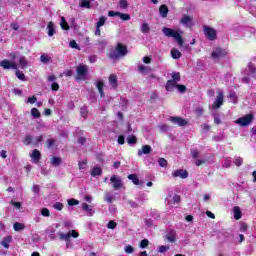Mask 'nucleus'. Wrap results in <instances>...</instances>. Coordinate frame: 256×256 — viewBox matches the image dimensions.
<instances>
[{
	"instance_id": "774afa93",
	"label": "nucleus",
	"mask_w": 256,
	"mask_h": 256,
	"mask_svg": "<svg viewBox=\"0 0 256 256\" xmlns=\"http://www.w3.org/2000/svg\"><path fill=\"white\" fill-rule=\"evenodd\" d=\"M51 89H52V91H59V84H57L55 82L52 83Z\"/></svg>"
},
{
	"instance_id": "7ed1b4c3",
	"label": "nucleus",
	"mask_w": 256,
	"mask_h": 256,
	"mask_svg": "<svg viewBox=\"0 0 256 256\" xmlns=\"http://www.w3.org/2000/svg\"><path fill=\"white\" fill-rule=\"evenodd\" d=\"M162 32L164 33V35L166 37H173V39H175V41H177L178 45L180 47H183V43H185L183 41V31L181 30H174V29H171V28H163Z\"/></svg>"
},
{
	"instance_id": "37998d69",
	"label": "nucleus",
	"mask_w": 256,
	"mask_h": 256,
	"mask_svg": "<svg viewBox=\"0 0 256 256\" xmlns=\"http://www.w3.org/2000/svg\"><path fill=\"white\" fill-rule=\"evenodd\" d=\"M51 164L55 166L61 165V158L59 157H52L51 158Z\"/></svg>"
},
{
	"instance_id": "6ab92c4d",
	"label": "nucleus",
	"mask_w": 256,
	"mask_h": 256,
	"mask_svg": "<svg viewBox=\"0 0 256 256\" xmlns=\"http://www.w3.org/2000/svg\"><path fill=\"white\" fill-rule=\"evenodd\" d=\"M108 81L112 89H117L118 81L117 76L115 74H111L108 78Z\"/></svg>"
},
{
	"instance_id": "4d7b16f0",
	"label": "nucleus",
	"mask_w": 256,
	"mask_h": 256,
	"mask_svg": "<svg viewBox=\"0 0 256 256\" xmlns=\"http://www.w3.org/2000/svg\"><path fill=\"white\" fill-rule=\"evenodd\" d=\"M158 163H159L160 167H167V160L165 158H160L158 160Z\"/></svg>"
},
{
	"instance_id": "4468645a",
	"label": "nucleus",
	"mask_w": 256,
	"mask_h": 256,
	"mask_svg": "<svg viewBox=\"0 0 256 256\" xmlns=\"http://www.w3.org/2000/svg\"><path fill=\"white\" fill-rule=\"evenodd\" d=\"M170 121L171 123H173L174 125H178L179 127H185V125H187V120L181 117H171Z\"/></svg>"
},
{
	"instance_id": "a18cd8bd",
	"label": "nucleus",
	"mask_w": 256,
	"mask_h": 256,
	"mask_svg": "<svg viewBox=\"0 0 256 256\" xmlns=\"http://www.w3.org/2000/svg\"><path fill=\"white\" fill-rule=\"evenodd\" d=\"M63 207L64 205L61 202H56L53 205V208L56 209V211H63Z\"/></svg>"
},
{
	"instance_id": "a211bd4d",
	"label": "nucleus",
	"mask_w": 256,
	"mask_h": 256,
	"mask_svg": "<svg viewBox=\"0 0 256 256\" xmlns=\"http://www.w3.org/2000/svg\"><path fill=\"white\" fill-rule=\"evenodd\" d=\"M178 86L179 84H177L176 81L168 80L166 83V91H175V89H177Z\"/></svg>"
},
{
	"instance_id": "052dcab7",
	"label": "nucleus",
	"mask_w": 256,
	"mask_h": 256,
	"mask_svg": "<svg viewBox=\"0 0 256 256\" xmlns=\"http://www.w3.org/2000/svg\"><path fill=\"white\" fill-rule=\"evenodd\" d=\"M177 90L179 91V93H185V91H187V87L185 85L178 84Z\"/></svg>"
},
{
	"instance_id": "20e7f679",
	"label": "nucleus",
	"mask_w": 256,
	"mask_h": 256,
	"mask_svg": "<svg viewBox=\"0 0 256 256\" xmlns=\"http://www.w3.org/2000/svg\"><path fill=\"white\" fill-rule=\"evenodd\" d=\"M127 53H128L127 46L119 43L117 44L115 49L110 50L109 57L110 59H121V57H125Z\"/></svg>"
},
{
	"instance_id": "ea45409f",
	"label": "nucleus",
	"mask_w": 256,
	"mask_h": 256,
	"mask_svg": "<svg viewBox=\"0 0 256 256\" xmlns=\"http://www.w3.org/2000/svg\"><path fill=\"white\" fill-rule=\"evenodd\" d=\"M119 18L122 19V21H131V15L127 14V13H121L118 16Z\"/></svg>"
},
{
	"instance_id": "8fccbe9b",
	"label": "nucleus",
	"mask_w": 256,
	"mask_h": 256,
	"mask_svg": "<svg viewBox=\"0 0 256 256\" xmlns=\"http://www.w3.org/2000/svg\"><path fill=\"white\" fill-rule=\"evenodd\" d=\"M16 77L20 80V81H25V74H23V72L17 70L16 71Z\"/></svg>"
},
{
	"instance_id": "bf43d9fd",
	"label": "nucleus",
	"mask_w": 256,
	"mask_h": 256,
	"mask_svg": "<svg viewBox=\"0 0 256 256\" xmlns=\"http://www.w3.org/2000/svg\"><path fill=\"white\" fill-rule=\"evenodd\" d=\"M151 60H152L151 56H145L142 58V61L143 63H145V65H149L151 63Z\"/></svg>"
},
{
	"instance_id": "69168bd1",
	"label": "nucleus",
	"mask_w": 256,
	"mask_h": 256,
	"mask_svg": "<svg viewBox=\"0 0 256 256\" xmlns=\"http://www.w3.org/2000/svg\"><path fill=\"white\" fill-rule=\"evenodd\" d=\"M69 45L72 49H79V45H77V42L75 40L70 41Z\"/></svg>"
},
{
	"instance_id": "cd10ccee",
	"label": "nucleus",
	"mask_w": 256,
	"mask_h": 256,
	"mask_svg": "<svg viewBox=\"0 0 256 256\" xmlns=\"http://www.w3.org/2000/svg\"><path fill=\"white\" fill-rule=\"evenodd\" d=\"M30 114L33 119H39L41 117V112L37 108H32Z\"/></svg>"
},
{
	"instance_id": "4c0bfd02",
	"label": "nucleus",
	"mask_w": 256,
	"mask_h": 256,
	"mask_svg": "<svg viewBox=\"0 0 256 256\" xmlns=\"http://www.w3.org/2000/svg\"><path fill=\"white\" fill-rule=\"evenodd\" d=\"M228 99H230L231 103L237 104V94L235 92H230Z\"/></svg>"
},
{
	"instance_id": "f03ea898",
	"label": "nucleus",
	"mask_w": 256,
	"mask_h": 256,
	"mask_svg": "<svg viewBox=\"0 0 256 256\" xmlns=\"http://www.w3.org/2000/svg\"><path fill=\"white\" fill-rule=\"evenodd\" d=\"M162 32L164 33V35L166 37H173V39H175V41H177L178 45L180 47H183V43H185L183 41V31L181 30H174V29H171V28H163Z\"/></svg>"
},
{
	"instance_id": "7c9ffc66",
	"label": "nucleus",
	"mask_w": 256,
	"mask_h": 256,
	"mask_svg": "<svg viewBox=\"0 0 256 256\" xmlns=\"http://www.w3.org/2000/svg\"><path fill=\"white\" fill-rule=\"evenodd\" d=\"M12 241V238L11 236H7L5 237L2 242H1V245L5 248V249H9V243H11Z\"/></svg>"
},
{
	"instance_id": "58836bf2",
	"label": "nucleus",
	"mask_w": 256,
	"mask_h": 256,
	"mask_svg": "<svg viewBox=\"0 0 256 256\" xmlns=\"http://www.w3.org/2000/svg\"><path fill=\"white\" fill-rule=\"evenodd\" d=\"M107 22V18L105 16H101L99 18V21L96 24V27H103V25H105V23Z\"/></svg>"
},
{
	"instance_id": "72a5a7b5",
	"label": "nucleus",
	"mask_w": 256,
	"mask_h": 256,
	"mask_svg": "<svg viewBox=\"0 0 256 256\" xmlns=\"http://www.w3.org/2000/svg\"><path fill=\"white\" fill-rule=\"evenodd\" d=\"M80 7L84 9H91V2L89 0H81Z\"/></svg>"
},
{
	"instance_id": "aec40b11",
	"label": "nucleus",
	"mask_w": 256,
	"mask_h": 256,
	"mask_svg": "<svg viewBox=\"0 0 256 256\" xmlns=\"http://www.w3.org/2000/svg\"><path fill=\"white\" fill-rule=\"evenodd\" d=\"M159 13H160V17H162L163 19H165L167 17V15H169V8L167 7V5L162 4L159 7Z\"/></svg>"
},
{
	"instance_id": "2f4dec72",
	"label": "nucleus",
	"mask_w": 256,
	"mask_h": 256,
	"mask_svg": "<svg viewBox=\"0 0 256 256\" xmlns=\"http://www.w3.org/2000/svg\"><path fill=\"white\" fill-rule=\"evenodd\" d=\"M103 174V170L100 167H94L91 171L92 177H97Z\"/></svg>"
},
{
	"instance_id": "f8f14e48",
	"label": "nucleus",
	"mask_w": 256,
	"mask_h": 256,
	"mask_svg": "<svg viewBox=\"0 0 256 256\" xmlns=\"http://www.w3.org/2000/svg\"><path fill=\"white\" fill-rule=\"evenodd\" d=\"M110 181L113 184V189H121V187H123V181L121 180V177L117 175H113L110 178Z\"/></svg>"
},
{
	"instance_id": "864d4df0",
	"label": "nucleus",
	"mask_w": 256,
	"mask_h": 256,
	"mask_svg": "<svg viewBox=\"0 0 256 256\" xmlns=\"http://www.w3.org/2000/svg\"><path fill=\"white\" fill-rule=\"evenodd\" d=\"M159 253H167L169 251V246L162 245L158 248Z\"/></svg>"
},
{
	"instance_id": "bb28decb",
	"label": "nucleus",
	"mask_w": 256,
	"mask_h": 256,
	"mask_svg": "<svg viewBox=\"0 0 256 256\" xmlns=\"http://www.w3.org/2000/svg\"><path fill=\"white\" fill-rule=\"evenodd\" d=\"M170 55L172 59H181V51H179L178 49L173 48L170 51Z\"/></svg>"
},
{
	"instance_id": "f3484780",
	"label": "nucleus",
	"mask_w": 256,
	"mask_h": 256,
	"mask_svg": "<svg viewBox=\"0 0 256 256\" xmlns=\"http://www.w3.org/2000/svg\"><path fill=\"white\" fill-rule=\"evenodd\" d=\"M153 149L149 145L142 146L141 150H138V156L141 157L142 155H149Z\"/></svg>"
},
{
	"instance_id": "dca6fc26",
	"label": "nucleus",
	"mask_w": 256,
	"mask_h": 256,
	"mask_svg": "<svg viewBox=\"0 0 256 256\" xmlns=\"http://www.w3.org/2000/svg\"><path fill=\"white\" fill-rule=\"evenodd\" d=\"M138 71L141 73V75H149L151 73V67L138 64Z\"/></svg>"
},
{
	"instance_id": "2eb2a0df",
	"label": "nucleus",
	"mask_w": 256,
	"mask_h": 256,
	"mask_svg": "<svg viewBox=\"0 0 256 256\" xmlns=\"http://www.w3.org/2000/svg\"><path fill=\"white\" fill-rule=\"evenodd\" d=\"M179 203H181V196L179 195L168 198V205H170V207H175V205H179Z\"/></svg>"
},
{
	"instance_id": "338daca9",
	"label": "nucleus",
	"mask_w": 256,
	"mask_h": 256,
	"mask_svg": "<svg viewBox=\"0 0 256 256\" xmlns=\"http://www.w3.org/2000/svg\"><path fill=\"white\" fill-rule=\"evenodd\" d=\"M191 155L193 159H197V157H199V152L197 150H192Z\"/></svg>"
},
{
	"instance_id": "e2e57ef3",
	"label": "nucleus",
	"mask_w": 256,
	"mask_h": 256,
	"mask_svg": "<svg viewBox=\"0 0 256 256\" xmlns=\"http://www.w3.org/2000/svg\"><path fill=\"white\" fill-rule=\"evenodd\" d=\"M80 113H81V116H82V117H87V113H88L87 107H82V108L80 109Z\"/></svg>"
},
{
	"instance_id": "1a4fd4ad",
	"label": "nucleus",
	"mask_w": 256,
	"mask_h": 256,
	"mask_svg": "<svg viewBox=\"0 0 256 256\" xmlns=\"http://www.w3.org/2000/svg\"><path fill=\"white\" fill-rule=\"evenodd\" d=\"M203 31L206 39H209V41H215L217 39V30L215 28L204 26Z\"/></svg>"
},
{
	"instance_id": "0e129e2a",
	"label": "nucleus",
	"mask_w": 256,
	"mask_h": 256,
	"mask_svg": "<svg viewBox=\"0 0 256 256\" xmlns=\"http://www.w3.org/2000/svg\"><path fill=\"white\" fill-rule=\"evenodd\" d=\"M11 205H13V207H15L16 209H21V202H15L13 200H11Z\"/></svg>"
},
{
	"instance_id": "423d86ee",
	"label": "nucleus",
	"mask_w": 256,
	"mask_h": 256,
	"mask_svg": "<svg viewBox=\"0 0 256 256\" xmlns=\"http://www.w3.org/2000/svg\"><path fill=\"white\" fill-rule=\"evenodd\" d=\"M89 71V66L85 64H80L76 67V80L85 81L87 79V73Z\"/></svg>"
},
{
	"instance_id": "3c124183",
	"label": "nucleus",
	"mask_w": 256,
	"mask_h": 256,
	"mask_svg": "<svg viewBox=\"0 0 256 256\" xmlns=\"http://www.w3.org/2000/svg\"><path fill=\"white\" fill-rule=\"evenodd\" d=\"M104 201H106V203H113V196H111L109 193H106L104 196Z\"/></svg>"
},
{
	"instance_id": "680f3d73",
	"label": "nucleus",
	"mask_w": 256,
	"mask_h": 256,
	"mask_svg": "<svg viewBox=\"0 0 256 256\" xmlns=\"http://www.w3.org/2000/svg\"><path fill=\"white\" fill-rule=\"evenodd\" d=\"M121 12L109 11L108 17H119Z\"/></svg>"
},
{
	"instance_id": "a19ab883",
	"label": "nucleus",
	"mask_w": 256,
	"mask_h": 256,
	"mask_svg": "<svg viewBox=\"0 0 256 256\" xmlns=\"http://www.w3.org/2000/svg\"><path fill=\"white\" fill-rule=\"evenodd\" d=\"M118 5L120 9H127V7H129V2L127 0H120Z\"/></svg>"
},
{
	"instance_id": "f704fd0d",
	"label": "nucleus",
	"mask_w": 256,
	"mask_h": 256,
	"mask_svg": "<svg viewBox=\"0 0 256 256\" xmlns=\"http://www.w3.org/2000/svg\"><path fill=\"white\" fill-rule=\"evenodd\" d=\"M171 77L172 79L170 81H176L177 83L181 81V74L179 72H172Z\"/></svg>"
},
{
	"instance_id": "c85d7f7f",
	"label": "nucleus",
	"mask_w": 256,
	"mask_h": 256,
	"mask_svg": "<svg viewBox=\"0 0 256 256\" xmlns=\"http://www.w3.org/2000/svg\"><path fill=\"white\" fill-rule=\"evenodd\" d=\"M141 33L147 34L151 31V28L149 27V24L147 22H144L140 26Z\"/></svg>"
},
{
	"instance_id": "9b49d317",
	"label": "nucleus",
	"mask_w": 256,
	"mask_h": 256,
	"mask_svg": "<svg viewBox=\"0 0 256 256\" xmlns=\"http://www.w3.org/2000/svg\"><path fill=\"white\" fill-rule=\"evenodd\" d=\"M180 23L184 27H193V16L184 14L180 19Z\"/></svg>"
},
{
	"instance_id": "c9c22d12",
	"label": "nucleus",
	"mask_w": 256,
	"mask_h": 256,
	"mask_svg": "<svg viewBox=\"0 0 256 256\" xmlns=\"http://www.w3.org/2000/svg\"><path fill=\"white\" fill-rule=\"evenodd\" d=\"M128 179L134 183V185H139V178L135 174L128 175Z\"/></svg>"
},
{
	"instance_id": "49530a36",
	"label": "nucleus",
	"mask_w": 256,
	"mask_h": 256,
	"mask_svg": "<svg viewBox=\"0 0 256 256\" xmlns=\"http://www.w3.org/2000/svg\"><path fill=\"white\" fill-rule=\"evenodd\" d=\"M124 251L128 255H131V253H133L135 251V249L133 248V246L127 245V246L124 247Z\"/></svg>"
},
{
	"instance_id": "13d9d810",
	"label": "nucleus",
	"mask_w": 256,
	"mask_h": 256,
	"mask_svg": "<svg viewBox=\"0 0 256 256\" xmlns=\"http://www.w3.org/2000/svg\"><path fill=\"white\" fill-rule=\"evenodd\" d=\"M107 227L108 229H115L117 227V223L111 220L110 222H108Z\"/></svg>"
},
{
	"instance_id": "ddd939ff",
	"label": "nucleus",
	"mask_w": 256,
	"mask_h": 256,
	"mask_svg": "<svg viewBox=\"0 0 256 256\" xmlns=\"http://www.w3.org/2000/svg\"><path fill=\"white\" fill-rule=\"evenodd\" d=\"M172 176L180 177V179H187V177H189V172H187V170L178 169L172 172Z\"/></svg>"
},
{
	"instance_id": "6e6d98bb",
	"label": "nucleus",
	"mask_w": 256,
	"mask_h": 256,
	"mask_svg": "<svg viewBox=\"0 0 256 256\" xmlns=\"http://www.w3.org/2000/svg\"><path fill=\"white\" fill-rule=\"evenodd\" d=\"M128 205L132 208V209H137V207H139V204H137V202L133 201V200H129L128 201Z\"/></svg>"
},
{
	"instance_id": "393cba45",
	"label": "nucleus",
	"mask_w": 256,
	"mask_h": 256,
	"mask_svg": "<svg viewBox=\"0 0 256 256\" xmlns=\"http://www.w3.org/2000/svg\"><path fill=\"white\" fill-rule=\"evenodd\" d=\"M96 87L100 93V96L105 97V93L103 92V87H105V82H103V80H98L96 82Z\"/></svg>"
},
{
	"instance_id": "c03bdc74",
	"label": "nucleus",
	"mask_w": 256,
	"mask_h": 256,
	"mask_svg": "<svg viewBox=\"0 0 256 256\" xmlns=\"http://www.w3.org/2000/svg\"><path fill=\"white\" fill-rule=\"evenodd\" d=\"M67 203L69 207H73L75 205H79V200L72 198V199H68Z\"/></svg>"
},
{
	"instance_id": "e433bc0d",
	"label": "nucleus",
	"mask_w": 256,
	"mask_h": 256,
	"mask_svg": "<svg viewBox=\"0 0 256 256\" xmlns=\"http://www.w3.org/2000/svg\"><path fill=\"white\" fill-rule=\"evenodd\" d=\"M13 229H14V231H23V229H25V225L21 224L19 222H16L13 225Z\"/></svg>"
},
{
	"instance_id": "4be33fe9",
	"label": "nucleus",
	"mask_w": 256,
	"mask_h": 256,
	"mask_svg": "<svg viewBox=\"0 0 256 256\" xmlns=\"http://www.w3.org/2000/svg\"><path fill=\"white\" fill-rule=\"evenodd\" d=\"M233 215H234V219L236 221H239V219H241V217H243V213L241 212V208L239 206L233 207Z\"/></svg>"
},
{
	"instance_id": "5701e85b",
	"label": "nucleus",
	"mask_w": 256,
	"mask_h": 256,
	"mask_svg": "<svg viewBox=\"0 0 256 256\" xmlns=\"http://www.w3.org/2000/svg\"><path fill=\"white\" fill-rule=\"evenodd\" d=\"M33 163H37L41 159V152L39 150H33L30 154Z\"/></svg>"
},
{
	"instance_id": "c756f323",
	"label": "nucleus",
	"mask_w": 256,
	"mask_h": 256,
	"mask_svg": "<svg viewBox=\"0 0 256 256\" xmlns=\"http://www.w3.org/2000/svg\"><path fill=\"white\" fill-rule=\"evenodd\" d=\"M40 61L41 63H43L44 65H47V63H51V56L47 55V54H42L40 56Z\"/></svg>"
},
{
	"instance_id": "b1692460",
	"label": "nucleus",
	"mask_w": 256,
	"mask_h": 256,
	"mask_svg": "<svg viewBox=\"0 0 256 256\" xmlns=\"http://www.w3.org/2000/svg\"><path fill=\"white\" fill-rule=\"evenodd\" d=\"M47 33H48V37H53V35H55L56 31H55V24L53 22H49L47 25Z\"/></svg>"
},
{
	"instance_id": "79ce46f5",
	"label": "nucleus",
	"mask_w": 256,
	"mask_h": 256,
	"mask_svg": "<svg viewBox=\"0 0 256 256\" xmlns=\"http://www.w3.org/2000/svg\"><path fill=\"white\" fill-rule=\"evenodd\" d=\"M140 249H147V247H149V240L148 239H144L140 242L139 244Z\"/></svg>"
},
{
	"instance_id": "603ef678",
	"label": "nucleus",
	"mask_w": 256,
	"mask_h": 256,
	"mask_svg": "<svg viewBox=\"0 0 256 256\" xmlns=\"http://www.w3.org/2000/svg\"><path fill=\"white\" fill-rule=\"evenodd\" d=\"M41 215H42L43 217H49V216L51 215V213L49 212V209H47V208H42V210H41Z\"/></svg>"
},
{
	"instance_id": "f257e3e1",
	"label": "nucleus",
	"mask_w": 256,
	"mask_h": 256,
	"mask_svg": "<svg viewBox=\"0 0 256 256\" xmlns=\"http://www.w3.org/2000/svg\"><path fill=\"white\" fill-rule=\"evenodd\" d=\"M10 59L12 61H9L7 59H4L0 62V67L3 69H25L27 67L28 62L27 58L25 56H19L17 57V53H11L10 54Z\"/></svg>"
},
{
	"instance_id": "39448f33",
	"label": "nucleus",
	"mask_w": 256,
	"mask_h": 256,
	"mask_svg": "<svg viewBox=\"0 0 256 256\" xmlns=\"http://www.w3.org/2000/svg\"><path fill=\"white\" fill-rule=\"evenodd\" d=\"M59 237H60L61 241L67 242V244H66L67 249H72L73 244L69 241H70L71 237H73V239H77V237H79V232H77L75 230H69L67 233L60 232Z\"/></svg>"
},
{
	"instance_id": "473e14b6",
	"label": "nucleus",
	"mask_w": 256,
	"mask_h": 256,
	"mask_svg": "<svg viewBox=\"0 0 256 256\" xmlns=\"http://www.w3.org/2000/svg\"><path fill=\"white\" fill-rule=\"evenodd\" d=\"M60 26L64 31H69V24L67 23V20H65V17H61Z\"/></svg>"
},
{
	"instance_id": "0eeeda50",
	"label": "nucleus",
	"mask_w": 256,
	"mask_h": 256,
	"mask_svg": "<svg viewBox=\"0 0 256 256\" xmlns=\"http://www.w3.org/2000/svg\"><path fill=\"white\" fill-rule=\"evenodd\" d=\"M223 103H225V93H223L222 90H217L216 98L212 104V109H220Z\"/></svg>"
},
{
	"instance_id": "9d476101",
	"label": "nucleus",
	"mask_w": 256,
	"mask_h": 256,
	"mask_svg": "<svg viewBox=\"0 0 256 256\" xmlns=\"http://www.w3.org/2000/svg\"><path fill=\"white\" fill-rule=\"evenodd\" d=\"M253 121V115L247 114L246 116H243L237 120H235L236 125H239L240 127H247L248 125H251V122Z\"/></svg>"
},
{
	"instance_id": "6e6552de",
	"label": "nucleus",
	"mask_w": 256,
	"mask_h": 256,
	"mask_svg": "<svg viewBox=\"0 0 256 256\" xmlns=\"http://www.w3.org/2000/svg\"><path fill=\"white\" fill-rule=\"evenodd\" d=\"M228 54L229 52H227L225 49L218 47L212 51L210 59H212L213 61H217L218 59L227 57Z\"/></svg>"
},
{
	"instance_id": "09e8293b",
	"label": "nucleus",
	"mask_w": 256,
	"mask_h": 256,
	"mask_svg": "<svg viewBox=\"0 0 256 256\" xmlns=\"http://www.w3.org/2000/svg\"><path fill=\"white\" fill-rule=\"evenodd\" d=\"M127 143H129V145H133V144L137 143V138L135 136H128Z\"/></svg>"
},
{
	"instance_id": "a878e982",
	"label": "nucleus",
	"mask_w": 256,
	"mask_h": 256,
	"mask_svg": "<svg viewBox=\"0 0 256 256\" xmlns=\"http://www.w3.org/2000/svg\"><path fill=\"white\" fill-rule=\"evenodd\" d=\"M166 239L169 243H175L177 241V234L175 232H169L166 235Z\"/></svg>"
},
{
	"instance_id": "5fc2aeb1",
	"label": "nucleus",
	"mask_w": 256,
	"mask_h": 256,
	"mask_svg": "<svg viewBox=\"0 0 256 256\" xmlns=\"http://www.w3.org/2000/svg\"><path fill=\"white\" fill-rule=\"evenodd\" d=\"M26 103H30V105H34V103H37V97L35 96L29 97Z\"/></svg>"
},
{
	"instance_id": "de8ad7c7",
	"label": "nucleus",
	"mask_w": 256,
	"mask_h": 256,
	"mask_svg": "<svg viewBox=\"0 0 256 256\" xmlns=\"http://www.w3.org/2000/svg\"><path fill=\"white\" fill-rule=\"evenodd\" d=\"M234 164L236 165V167H241V165H243V158L241 157H236L234 159Z\"/></svg>"
},
{
	"instance_id": "412c9836",
	"label": "nucleus",
	"mask_w": 256,
	"mask_h": 256,
	"mask_svg": "<svg viewBox=\"0 0 256 256\" xmlns=\"http://www.w3.org/2000/svg\"><path fill=\"white\" fill-rule=\"evenodd\" d=\"M81 206H82L83 211L88 213V215H94L95 214V209L93 208V206H91L87 203H82Z\"/></svg>"
}]
</instances>
